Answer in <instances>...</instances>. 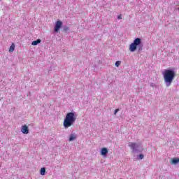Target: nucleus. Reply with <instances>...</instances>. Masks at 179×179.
Instances as JSON below:
<instances>
[{
	"instance_id": "obj_1",
	"label": "nucleus",
	"mask_w": 179,
	"mask_h": 179,
	"mask_svg": "<svg viewBox=\"0 0 179 179\" xmlns=\"http://www.w3.org/2000/svg\"><path fill=\"white\" fill-rule=\"evenodd\" d=\"M162 75L164 76V80L167 87L170 86L176 78V72L171 69H166Z\"/></svg>"
},
{
	"instance_id": "obj_2",
	"label": "nucleus",
	"mask_w": 179,
	"mask_h": 179,
	"mask_svg": "<svg viewBox=\"0 0 179 179\" xmlns=\"http://www.w3.org/2000/svg\"><path fill=\"white\" fill-rule=\"evenodd\" d=\"M75 121H76L75 113L70 112L66 115L63 125L64 128H69L70 127H72L73 124H75Z\"/></svg>"
},
{
	"instance_id": "obj_3",
	"label": "nucleus",
	"mask_w": 179,
	"mask_h": 179,
	"mask_svg": "<svg viewBox=\"0 0 179 179\" xmlns=\"http://www.w3.org/2000/svg\"><path fill=\"white\" fill-rule=\"evenodd\" d=\"M143 45H142V39L141 38H136L134 40V42L130 44L129 50L131 52L136 51L137 48L138 51H142Z\"/></svg>"
},
{
	"instance_id": "obj_4",
	"label": "nucleus",
	"mask_w": 179,
	"mask_h": 179,
	"mask_svg": "<svg viewBox=\"0 0 179 179\" xmlns=\"http://www.w3.org/2000/svg\"><path fill=\"white\" fill-rule=\"evenodd\" d=\"M62 27V22L59 20L57 21L55 24V33H58L59 31V29Z\"/></svg>"
},
{
	"instance_id": "obj_5",
	"label": "nucleus",
	"mask_w": 179,
	"mask_h": 179,
	"mask_svg": "<svg viewBox=\"0 0 179 179\" xmlns=\"http://www.w3.org/2000/svg\"><path fill=\"white\" fill-rule=\"evenodd\" d=\"M21 132H22V134H25L26 135L29 134V127L27 125L24 124L22 127Z\"/></svg>"
},
{
	"instance_id": "obj_6",
	"label": "nucleus",
	"mask_w": 179,
	"mask_h": 179,
	"mask_svg": "<svg viewBox=\"0 0 179 179\" xmlns=\"http://www.w3.org/2000/svg\"><path fill=\"white\" fill-rule=\"evenodd\" d=\"M171 164H179V158H172L171 162Z\"/></svg>"
},
{
	"instance_id": "obj_7",
	"label": "nucleus",
	"mask_w": 179,
	"mask_h": 179,
	"mask_svg": "<svg viewBox=\"0 0 179 179\" xmlns=\"http://www.w3.org/2000/svg\"><path fill=\"white\" fill-rule=\"evenodd\" d=\"M129 148H131V149H132L133 152H135L136 150V143H131L129 145Z\"/></svg>"
},
{
	"instance_id": "obj_8",
	"label": "nucleus",
	"mask_w": 179,
	"mask_h": 179,
	"mask_svg": "<svg viewBox=\"0 0 179 179\" xmlns=\"http://www.w3.org/2000/svg\"><path fill=\"white\" fill-rule=\"evenodd\" d=\"M108 153V150L106 148H103L101 150V156H106Z\"/></svg>"
},
{
	"instance_id": "obj_9",
	"label": "nucleus",
	"mask_w": 179,
	"mask_h": 179,
	"mask_svg": "<svg viewBox=\"0 0 179 179\" xmlns=\"http://www.w3.org/2000/svg\"><path fill=\"white\" fill-rule=\"evenodd\" d=\"M40 43H41V40L37 39L31 43V45H37V44H40Z\"/></svg>"
},
{
	"instance_id": "obj_10",
	"label": "nucleus",
	"mask_w": 179,
	"mask_h": 179,
	"mask_svg": "<svg viewBox=\"0 0 179 179\" xmlns=\"http://www.w3.org/2000/svg\"><path fill=\"white\" fill-rule=\"evenodd\" d=\"M15 51V43H12L9 48V52H13Z\"/></svg>"
},
{
	"instance_id": "obj_11",
	"label": "nucleus",
	"mask_w": 179,
	"mask_h": 179,
	"mask_svg": "<svg viewBox=\"0 0 179 179\" xmlns=\"http://www.w3.org/2000/svg\"><path fill=\"white\" fill-rule=\"evenodd\" d=\"M74 139H76V136H75L74 134H71L69 141L70 142H72V141H74Z\"/></svg>"
},
{
	"instance_id": "obj_12",
	"label": "nucleus",
	"mask_w": 179,
	"mask_h": 179,
	"mask_svg": "<svg viewBox=\"0 0 179 179\" xmlns=\"http://www.w3.org/2000/svg\"><path fill=\"white\" fill-rule=\"evenodd\" d=\"M41 176H45V168L41 169Z\"/></svg>"
},
{
	"instance_id": "obj_13",
	"label": "nucleus",
	"mask_w": 179,
	"mask_h": 179,
	"mask_svg": "<svg viewBox=\"0 0 179 179\" xmlns=\"http://www.w3.org/2000/svg\"><path fill=\"white\" fill-rule=\"evenodd\" d=\"M120 65H121V61H117L115 62V66L118 67Z\"/></svg>"
},
{
	"instance_id": "obj_14",
	"label": "nucleus",
	"mask_w": 179,
	"mask_h": 179,
	"mask_svg": "<svg viewBox=\"0 0 179 179\" xmlns=\"http://www.w3.org/2000/svg\"><path fill=\"white\" fill-rule=\"evenodd\" d=\"M138 157H139L140 160H142V159H143L144 156H143V155L141 154L138 155Z\"/></svg>"
},
{
	"instance_id": "obj_15",
	"label": "nucleus",
	"mask_w": 179,
	"mask_h": 179,
	"mask_svg": "<svg viewBox=\"0 0 179 179\" xmlns=\"http://www.w3.org/2000/svg\"><path fill=\"white\" fill-rule=\"evenodd\" d=\"M119 111H120V109H116V110H115V113H114L115 115V114H117V113H118Z\"/></svg>"
},
{
	"instance_id": "obj_16",
	"label": "nucleus",
	"mask_w": 179,
	"mask_h": 179,
	"mask_svg": "<svg viewBox=\"0 0 179 179\" xmlns=\"http://www.w3.org/2000/svg\"><path fill=\"white\" fill-rule=\"evenodd\" d=\"M117 19H122V15H120L117 17Z\"/></svg>"
},
{
	"instance_id": "obj_17",
	"label": "nucleus",
	"mask_w": 179,
	"mask_h": 179,
	"mask_svg": "<svg viewBox=\"0 0 179 179\" xmlns=\"http://www.w3.org/2000/svg\"><path fill=\"white\" fill-rule=\"evenodd\" d=\"M0 101H1V99H0Z\"/></svg>"
}]
</instances>
